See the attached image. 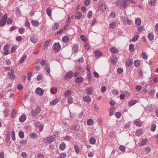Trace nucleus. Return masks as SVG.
Wrapping results in <instances>:
<instances>
[{
    "label": "nucleus",
    "instance_id": "1",
    "mask_svg": "<svg viewBox=\"0 0 158 158\" xmlns=\"http://www.w3.org/2000/svg\"><path fill=\"white\" fill-rule=\"evenodd\" d=\"M7 19V14L4 15L2 19L0 21V26L3 27L5 25L6 23Z\"/></svg>",
    "mask_w": 158,
    "mask_h": 158
},
{
    "label": "nucleus",
    "instance_id": "2",
    "mask_svg": "<svg viewBox=\"0 0 158 158\" xmlns=\"http://www.w3.org/2000/svg\"><path fill=\"white\" fill-rule=\"evenodd\" d=\"M53 48L55 52H58L61 49V46L59 43H56L53 44Z\"/></svg>",
    "mask_w": 158,
    "mask_h": 158
},
{
    "label": "nucleus",
    "instance_id": "3",
    "mask_svg": "<svg viewBox=\"0 0 158 158\" xmlns=\"http://www.w3.org/2000/svg\"><path fill=\"white\" fill-rule=\"evenodd\" d=\"M10 45L8 43H7L4 46L3 50L4 52L3 53L5 55H6L9 54V49L10 48Z\"/></svg>",
    "mask_w": 158,
    "mask_h": 158
},
{
    "label": "nucleus",
    "instance_id": "4",
    "mask_svg": "<svg viewBox=\"0 0 158 158\" xmlns=\"http://www.w3.org/2000/svg\"><path fill=\"white\" fill-rule=\"evenodd\" d=\"M106 6L104 3H100L99 4L98 9L102 11H104L106 9Z\"/></svg>",
    "mask_w": 158,
    "mask_h": 158
},
{
    "label": "nucleus",
    "instance_id": "5",
    "mask_svg": "<svg viewBox=\"0 0 158 158\" xmlns=\"http://www.w3.org/2000/svg\"><path fill=\"white\" fill-rule=\"evenodd\" d=\"M40 111V108L37 107L35 110H32L31 111V113L33 116H36Z\"/></svg>",
    "mask_w": 158,
    "mask_h": 158
},
{
    "label": "nucleus",
    "instance_id": "6",
    "mask_svg": "<svg viewBox=\"0 0 158 158\" xmlns=\"http://www.w3.org/2000/svg\"><path fill=\"white\" fill-rule=\"evenodd\" d=\"M73 72L72 71H69L64 76L65 79L66 80L71 79L73 76Z\"/></svg>",
    "mask_w": 158,
    "mask_h": 158
},
{
    "label": "nucleus",
    "instance_id": "7",
    "mask_svg": "<svg viewBox=\"0 0 158 158\" xmlns=\"http://www.w3.org/2000/svg\"><path fill=\"white\" fill-rule=\"evenodd\" d=\"M55 136H51L47 138L45 140V141L46 143H50L52 142L55 141Z\"/></svg>",
    "mask_w": 158,
    "mask_h": 158
},
{
    "label": "nucleus",
    "instance_id": "8",
    "mask_svg": "<svg viewBox=\"0 0 158 158\" xmlns=\"http://www.w3.org/2000/svg\"><path fill=\"white\" fill-rule=\"evenodd\" d=\"M10 72H9L8 73V75L10 77V78L12 80L15 79V75L14 74V70L13 69H11Z\"/></svg>",
    "mask_w": 158,
    "mask_h": 158
},
{
    "label": "nucleus",
    "instance_id": "9",
    "mask_svg": "<svg viewBox=\"0 0 158 158\" xmlns=\"http://www.w3.org/2000/svg\"><path fill=\"white\" fill-rule=\"evenodd\" d=\"M118 60V58L114 56V55H112L111 58V60L113 64H115Z\"/></svg>",
    "mask_w": 158,
    "mask_h": 158
},
{
    "label": "nucleus",
    "instance_id": "10",
    "mask_svg": "<svg viewBox=\"0 0 158 158\" xmlns=\"http://www.w3.org/2000/svg\"><path fill=\"white\" fill-rule=\"evenodd\" d=\"M116 4V6L119 7H123V1L122 0H118L114 2Z\"/></svg>",
    "mask_w": 158,
    "mask_h": 158
},
{
    "label": "nucleus",
    "instance_id": "11",
    "mask_svg": "<svg viewBox=\"0 0 158 158\" xmlns=\"http://www.w3.org/2000/svg\"><path fill=\"white\" fill-rule=\"evenodd\" d=\"M94 53L95 56L98 58L102 56V52L99 50L95 51Z\"/></svg>",
    "mask_w": 158,
    "mask_h": 158
},
{
    "label": "nucleus",
    "instance_id": "12",
    "mask_svg": "<svg viewBox=\"0 0 158 158\" xmlns=\"http://www.w3.org/2000/svg\"><path fill=\"white\" fill-rule=\"evenodd\" d=\"M35 91L36 93L40 96H42L44 94L43 90L40 88H37Z\"/></svg>",
    "mask_w": 158,
    "mask_h": 158
},
{
    "label": "nucleus",
    "instance_id": "13",
    "mask_svg": "<svg viewBox=\"0 0 158 158\" xmlns=\"http://www.w3.org/2000/svg\"><path fill=\"white\" fill-rule=\"evenodd\" d=\"M83 100L85 102L89 103L91 101V98L89 96H85L83 97Z\"/></svg>",
    "mask_w": 158,
    "mask_h": 158
},
{
    "label": "nucleus",
    "instance_id": "14",
    "mask_svg": "<svg viewBox=\"0 0 158 158\" xmlns=\"http://www.w3.org/2000/svg\"><path fill=\"white\" fill-rule=\"evenodd\" d=\"M131 0H123V7L126 8L128 6L130 5V2Z\"/></svg>",
    "mask_w": 158,
    "mask_h": 158
},
{
    "label": "nucleus",
    "instance_id": "15",
    "mask_svg": "<svg viewBox=\"0 0 158 158\" xmlns=\"http://www.w3.org/2000/svg\"><path fill=\"white\" fill-rule=\"evenodd\" d=\"M30 40L34 44L36 43L38 40L37 37L35 35H32L31 36Z\"/></svg>",
    "mask_w": 158,
    "mask_h": 158
},
{
    "label": "nucleus",
    "instance_id": "16",
    "mask_svg": "<svg viewBox=\"0 0 158 158\" xmlns=\"http://www.w3.org/2000/svg\"><path fill=\"white\" fill-rule=\"evenodd\" d=\"M82 16V13L81 11L77 12L75 15V17L76 19H79Z\"/></svg>",
    "mask_w": 158,
    "mask_h": 158
},
{
    "label": "nucleus",
    "instance_id": "17",
    "mask_svg": "<svg viewBox=\"0 0 158 158\" xmlns=\"http://www.w3.org/2000/svg\"><path fill=\"white\" fill-rule=\"evenodd\" d=\"M26 118V116L25 114L21 115L19 118V121L21 123L24 122L25 121Z\"/></svg>",
    "mask_w": 158,
    "mask_h": 158
},
{
    "label": "nucleus",
    "instance_id": "18",
    "mask_svg": "<svg viewBox=\"0 0 158 158\" xmlns=\"http://www.w3.org/2000/svg\"><path fill=\"white\" fill-rule=\"evenodd\" d=\"M93 91V88L92 87L88 88L86 91V93L88 95H91Z\"/></svg>",
    "mask_w": 158,
    "mask_h": 158
},
{
    "label": "nucleus",
    "instance_id": "19",
    "mask_svg": "<svg viewBox=\"0 0 158 158\" xmlns=\"http://www.w3.org/2000/svg\"><path fill=\"white\" fill-rule=\"evenodd\" d=\"M133 123L136 126L139 127H141L142 125L141 123L139 121L138 119L135 120Z\"/></svg>",
    "mask_w": 158,
    "mask_h": 158
},
{
    "label": "nucleus",
    "instance_id": "20",
    "mask_svg": "<svg viewBox=\"0 0 158 158\" xmlns=\"http://www.w3.org/2000/svg\"><path fill=\"white\" fill-rule=\"evenodd\" d=\"M31 23L32 25L35 27L38 26L40 25V23L38 21L34 20H32L31 21Z\"/></svg>",
    "mask_w": 158,
    "mask_h": 158
},
{
    "label": "nucleus",
    "instance_id": "21",
    "mask_svg": "<svg viewBox=\"0 0 158 158\" xmlns=\"http://www.w3.org/2000/svg\"><path fill=\"white\" fill-rule=\"evenodd\" d=\"M135 23L136 25L138 26H140L141 23V19L139 18H138L135 19Z\"/></svg>",
    "mask_w": 158,
    "mask_h": 158
},
{
    "label": "nucleus",
    "instance_id": "22",
    "mask_svg": "<svg viewBox=\"0 0 158 158\" xmlns=\"http://www.w3.org/2000/svg\"><path fill=\"white\" fill-rule=\"evenodd\" d=\"M27 56L26 55H24L20 60L19 61V63L20 64L22 63L24 61V60L26 59L27 58Z\"/></svg>",
    "mask_w": 158,
    "mask_h": 158
},
{
    "label": "nucleus",
    "instance_id": "23",
    "mask_svg": "<svg viewBox=\"0 0 158 158\" xmlns=\"http://www.w3.org/2000/svg\"><path fill=\"white\" fill-rule=\"evenodd\" d=\"M133 60L132 59H129L126 61V64L128 66H131L132 64Z\"/></svg>",
    "mask_w": 158,
    "mask_h": 158
},
{
    "label": "nucleus",
    "instance_id": "24",
    "mask_svg": "<svg viewBox=\"0 0 158 158\" xmlns=\"http://www.w3.org/2000/svg\"><path fill=\"white\" fill-rule=\"evenodd\" d=\"M137 100L134 99L133 100L128 103V105L131 106H132L135 104L137 102Z\"/></svg>",
    "mask_w": 158,
    "mask_h": 158
},
{
    "label": "nucleus",
    "instance_id": "25",
    "mask_svg": "<svg viewBox=\"0 0 158 158\" xmlns=\"http://www.w3.org/2000/svg\"><path fill=\"white\" fill-rule=\"evenodd\" d=\"M46 71L48 73H50V66L49 64L47 63L46 64L45 68Z\"/></svg>",
    "mask_w": 158,
    "mask_h": 158
},
{
    "label": "nucleus",
    "instance_id": "26",
    "mask_svg": "<svg viewBox=\"0 0 158 158\" xmlns=\"http://www.w3.org/2000/svg\"><path fill=\"white\" fill-rule=\"evenodd\" d=\"M83 78L81 77H78L75 80V82L77 83H81L83 81Z\"/></svg>",
    "mask_w": 158,
    "mask_h": 158
},
{
    "label": "nucleus",
    "instance_id": "27",
    "mask_svg": "<svg viewBox=\"0 0 158 158\" xmlns=\"http://www.w3.org/2000/svg\"><path fill=\"white\" fill-rule=\"evenodd\" d=\"M30 136L31 138L35 139L37 138V135L35 133H31L30 134Z\"/></svg>",
    "mask_w": 158,
    "mask_h": 158
},
{
    "label": "nucleus",
    "instance_id": "28",
    "mask_svg": "<svg viewBox=\"0 0 158 158\" xmlns=\"http://www.w3.org/2000/svg\"><path fill=\"white\" fill-rule=\"evenodd\" d=\"M59 27V24L58 23H54L53 26L52 27V28L54 30L57 29Z\"/></svg>",
    "mask_w": 158,
    "mask_h": 158
},
{
    "label": "nucleus",
    "instance_id": "29",
    "mask_svg": "<svg viewBox=\"0 0 158 158\" xmlns=\"http://www.w3.org/2000/svg\"><path fill=\"white\" fill-rule=\"evenodd\" d=\"M136 134L137 135H141L143 134V130L141 129H139L136 131Z\"/></svg>",
    "mask_w": 158,
    "mask_h": 158
},
{
    "label": "nucleus",
    "instance_id": "30",
    "mask_svg": "<svg viewBox=\"0 0 158 158\" xmlns=\"http://www.w3.org/2000/svg\"><path fill=\"white\" fill-rule=\"evenodd\" d=\"M69 37L67 36H64L62 38V41L64 43H67L69 40Z\"/></svg>",
    "mask_w": 158,
    "mask_h": 158
},
{
    "label": "nucleus",
    "instance_id": "31",
    "mask_svg": "<svg viewBox=\"0 0 158 158\" xmlns=\"http://www.w3.org/2000/svg\"><path fill=\"white\" fill-rule=\"evenodd\" d=\"M78 48V46L77 45H75L74 46H73L72 48L73 52L74 53H76L77 51Z\"/></svg>",
    "mask_w": 158,
    "mask_h": 158
},
{
    "label": "nucleus",
    "instance_id": "32",
    "mask_svg": "<svg viewBox=\"0 0 158 158\" xmlns=\"http://www.w3.org/2000/svg\"><path fill=\"white\" fill-rule=\"evenodd\" d=\"M57 91V88L56 87L52 88L50 89V92L53 94H56Z\"/></svg>",
    "mask_w": 158,
    "mask_h": 158
},
{
    "label": "nucleus",
    "instance_id": "33",
    "mask_svg": "<svg viewBox=\"0 0 158 158\" xmlns=\"http://www.w3.org/2000/svg\"><path fill=\"white\" fill-rule=\"evenodd\" d=\"M52 11V9L50 7L48 8L46 10L47 13L49 16H51Z\"/></svg>",
    "mask_w": 158,
    "mask_h": 158
},
{
    "label": "nucleus",
    "instance_id": "34",
    "mask_svg": "<svg viewBox=\"0 0 158 158\" xmlns=\"http://www.w3.org/2000/svg\"><path fill=\"white\" fill-rule=\"evenodd\" d=\"M66 145L64 143H62L60 145V149L61 150H64L65 148Z\"/></svg>",
    "mask_w": 158,
    "mask_h": 158
},
{
    "label": "nucleus",
    "instance_id": "35",
    "mask_svg": "<svg viewBox=\"0 0 158 158\" xmlns=\"http://www.w3.org/2000/svg\"><path fill=\"white\" fill-rule=\"evenodd\" d=\"M70 130H74L75 131H77L78 130L77 128L76 125H72L71 126L70 128Z\"/></svg>",
    "mask_w": 158,
    "mask_h": 158
},
{
    "label": "nucleus",
    "instance_id": "36",
    "mask_svg": "<svg viewBox=\"0 0 158 158\" xmlns=\"http://www.w3.org/2000/svg\"><path fill=\"white\" fill-rule=\"evenodd\" d=\"M19 135L20 138H23L24 137V132L22 131H20L19 133Z\"/></svg>",
    "mask_w": 158,
    "mask_h": 158
},
{
    "label": "nucleus",
    "instance_id": "37",
    "mask_svg": "<svg viewBox=\"0 0 158 158\" xmlns=\"http://www.w3.org/2000/svg\"><path fill=\"white\" fill-rule=\"evenodd\" d=\"M148 38L150 40H152L154 39L153 34L152 33L149 34L148 35Z\"/></svg>",
    "mask_w": 158,
    "mask_h": 158
},
{
    "label": "nucleus",
    "instance_id": "38",
    "mask_svg": "<svg viewBox=\"0 0 158 158\" xmlns=\"http://www.w3.org/2000/svg\"><path fill=\"white\" fill-rule=\"evenodd\" d=\"M110 50L111 52L114 53H117L118 51V49L114 47L110 48Z\"/></svg>",
    "mask_w": 158,
    "mask_h": 158
},
{
    "label": "nucleus",
    "instance_id": "39",
    "mask_svg": "<svg viewBox=\"0 0 158 158\" xmlns=\"http://www.w3.org/2000/svg\"><path fill=\"white\" fill-rule=\"evenodd\" d=\"M140 64V62L138 60H135L134 62V65L135 66L136 68L138 67Z\"/></svg>",
    "mask_w": 158,
    "mask_h": 158
},
{
    "label": "nucleus",
    "instance_id": "40",
    "mask_svg": "<svg viewBox=\"0 0 158 158\" xmlns=\"http://www.w3.org/2000/svg\"><path fill=\"white\" fill-rule=\"evenodd\" d=\"M157 0H150L149 1V4L150 6L154 5L156 2Z\"/></svg>",
    "mask_w": 158,
    "mask_h": 158
},
{
    "label": "nucleus",
    "instance_id": "41",
    "mask_svg": "<svg viewBox=\"0 0 158 158\" xmlns=\"http://www.w3.org/2000/svg\"><path fill=\"white\" fill-rule=\"evenodd\" d=\"M93 120L91 118H89L88 120L87 123L89 126H91L93 123Z\"/></svg>",
    "mask_w": 158,
    "mask_h": 158
},
{
    "label": "nucleus",
    "instance_id": "42",
    "mask_svg": "<svg viewBox=\"0 0 158 158\" xmlns=\"http://www.w3.org/2000/svg\"><path fill=\"white\" fill-rule=\"evenodd\" d=\"M4 116L7 117L9 114V110L7 109H5L3 111Z\"/></svg>",
    "mask_w": 158,
    "mask_h": 158
},
{
    "label": "nucleus",
    "instance_id": "43",
    "mask_svg": "<svg viewBox=\"0 0 158 158\" xmlns=\"http://www.w3.org/2000/svg\"><path fill=\"white\" fill-rule=\"evenodd\" d=\"M156 126L155 124H152L151 127V130L153 132H154L156 129Z\"/></svg>",
    "mask_w": 158,
    "mask_h": 158
},
{
    "label": "nucleus",
    "instance_id": "44",
    "mask_svg": "<svg viewBox=\"0 0 158 158\" xmlns=\"http://www.w3.org/2000/svg\"><path fill=\"white\" fill-rule=\"evenodd\" d=\"M59 101V98L55 99L54 100H53L51 102V104L52 105H55L56 104L57 102Z\"/></svg>",
    "mask_w": 158,
    "mask_h": 158
},
{
    "label": "nucleus",
    "instance_id": "45",
    "mask_svg": "<svg viewBox=\"0 0 158 158\" xmlns=\"http://www.w3.org/2000/svg\"><path fill=\"white\" fill-rule=\"evenodd\" d=\"M16 9V15L18 16H19L21 14V12L19 10V8L18 7H17Z\"/></svg>",
    "mask_w": 158,
    "mask_h": 158
},
{
    "label": "nucleus",
    "instance_id": "46",
    "mask_svg": "<svg viewBox=\"0 0 158 158\" xmlns=\"http://www.w3.org/2000/svg\"><path fill=\"white\" fill-rule=\"evenodd\" d=\"M11 137L14 141H15L16 140L15 133L14 131H11Z\"/></svg>",
    "mask_w": 158,
    "mask_h": 158
},
{
    "label": "nucleus",
    "instance_id": "47",
    "mask_svg": "<svg viewBox=\"0 0 158 158\" xmlns=\"http://www.w3.org/2000/svg\"><path fill=\"white\" fill-rule=\"evenodd\" d=\"M96 142V139L94 138H92L90 139L89 142L90 143L92 144H95Z\"/></svg>",
    "mask_w": 158,
    "mask_h": 158
},
{
    "label": "nucleus",
    "instance_id": "48",
    "mask_svg": "<svg viewBox=\"0 0 158 158\" xmlns=\"http://www.w3.org/2000/svg\"><path fill=\"white\" fill-rule=\"evenodd\" d=\"M71 93V90H68L66 91L64 94V95L65 97L68 96Z\"/></svg>",
    "mask_w": 158,
    "mask_h": 158
},
{
    "label": "nucleus",
    "instance_id": "49",
    "mask_svg": "<svg viewBox=\"0 0 158 158\" xmlns=\"http://www.w3.org/2000/svg\"><path fill=\"white\" fill-rule=\"evenodd\" d=\"M77 114L74 113L70 112V117L72 119L76 117Z\"/></svg>",
    "mask_w": 158,
    "mask_h": 158
},
{
    "label": "nucleus",
    "instance_id": "50",
    "mask_svg": "<svg viewBox=\"0 0 158 158\" xmlns=\"http://www.w3.org/2000/svg\"><path fill=\"white\" fill-rule=\"evenodd\" d=\"M129 50L131 52H132L134 49V46L133 44H130L129 47Z\"/></svg>",
    "mask_w": 158,
    "mask_h": 158
},
{
    "label": "nucleus",
    "instance_id": "51",
    "mask_svg": "<svg viewBox=\"0 0 158 158\" xmlns=\"http://www.w3.org/2000/svg\"><path fill=\"white\" fill-rule=\"evenodd\" d=\"M148 140L147 139H143L142 140L141 143V146H143L147 142Z\"/></svg>",
    "mask_w": 158,
    "mask_h": 158
},
{
    "label": "nucleus",
    "instance_id": "52",
    "mask_svg": "<svg viewBox=\"0 0 158 158\" xmlns=\"http://www.w3.org/2000/svg\"><path fill=\"white\" fill-rule=\"evenodd\" d=\"M139 38L138 35H135L134 36L133 38L132 39V41L133 42H135L136 40H137Z\"/></svg>",
    "mask_w": 158,
    "mask_h": 158
},
{
    "label": "nucleus",
    "instance_id": "53",
    "mask_svg": "<svg viewBox=\"0 0 158 158\" xmlns=\"http://www.w3.org/2000/svg\"><path fill=\"white\" fill-rule=\"evenodd\" d=\"M115 116L117 118H119L121 116V113L119 112H118L115 113Z\"/></svg>",
    "mask_w": 158,
    "mask_h": 158
},
{
    "label": "nucleus",
    "instance_id": "54",
    "mask_svg": "<svg viewBox=\"0 0 158 158\" xmlns=\"http://www.w3.org/2000/svg\"><path fill=\"white\" fill-rule=\"evenodd\" d=\"M114 110V107H112L111 108L109 113V115L110 116H111L113 114Z\"/></svg>",
    "mask_w": 158,
    "mask_h": 158
},
{
    "label": "nucleus",
    "instance_id": "55",
    "mask_svg": "<svg viewBox=\"0 0 158 158\" xmlns=\"http://www.w3.org/2000/svg\"><path fill=\"white\" fill-rule=\"evenodd\" d=\"M80 38L83 41L85 42L86 41V38L84 35H80Z\"/></svg>",
    "mask_w": 158,
    "mask_h": 158
},
{
    "label": "nucleus",
    "instance_id": "56",
    "mask_svg": "<svg viewBox=\"0 0 158 158\" xmlns=\"http://www.w3.org/2000/svg\"><path fill=\"white\" fill-rule=\"evenodd\" d=\"M68 103L69 104H71L73 100V99L72 97H69L67 99Z\"/></svg>",
    "mask_w": 158,
    "mask_h": 158
},
{
    "label": "nucleus",
    "instance_id": "57",
    "mask_svg": "<svg viewBox=\"0 0 158 158\" xmlns=\"http://www.w3.org/2000/svg\"><path fill=\"white\" fill-rule=\"evenodd\" d=\"M66 156V154L65 153H62L60 154L59 157L60 158H65Z\"/></svg>",
    "mask_w": 158,
    "mask_h": 158
},
{
    "label": "nucleus",
    "instance_id": "58",
    "mask_svg": "<svg viewBox=\"0 0 158 158\" xmlns=\"http://www.w3.org/2000/svg\"><path fill=\"white\" fill-rule=\"evenodd\" d=\"M84 47L86 49L89 50L90 48V45L89 43H86L85 44Z\"/></svg>",
    "mask_w": 158,
    "mask_h": 158
},
{
    "label": "nucleus",
    "instance_id": "59",
    "mask_svg": "<svg viewBox=\"0 0 158 158\" xmlns=\"http://www.w3.org/2000/svg\"><path fill=\"white\" fill-rule=\"evenodd\" d=\"M120 150L122 152H124L125 151V147L123 145H120L119 147Z\"/></svg>",
    "mask_w": 158,
    "mask_h": 158
},
{
    "label": "nucleus",
    "instance_id": "60",
    "mask_svg": "<svg viewBox=\"0 0 158 158\" xmlns=\"http://www.w3.org/2000/svg\"><path fill=\"white\" fill-rule=\"evenodd\" d=\"M7 19V21H6L7 24L8 25L11 24L13 22V21L12 20V19L10 18H8Z\"/></svg>",
    "mask_w": 158,
    "mask_h": 158
},
{
    "label": "nucleus",
    "instance_id": "61",
    "mask_svg": "<svg viewBox=\"0 0 158 158\" xmlns=\"http://www.w3.org/2000/svg\"><path fill=\"white\" fill-rule=\"evenodd\" d=\"M142 58L145 59H147V55L146 53L145 52H143L142 53Z\"/></svg>",
    "mask_w": 158,
    "mask_h": 158
},
{
    "label": "nucleus",
    "instance_id": "62",
    "mask_svg": "<svg viewBox=\"0 0 158 158\" xmlns=\"http://www.w3.org/2000/svg\"><path fill=\"white\" fill-rule=\"evenodd\" d=\"M25 31V29L24 28L22 27L20 28L19 30V32L21 34H23Z\"/></svg>",
    "mask_w": 158,
    "mask_h": 158
},
{
    "label": "nucleus",
    "instance_id": "63",
    "mask_svg": "<svg viewBox=\"0 0 158 158\" xmlns=\"http://www.w3.org/2000/svg\"><path fill=\"white\" fill-rule=\"evenodd\" d=\"M112 93L114 95H118L119 94L118 90L117 89H114L112 91Z\"/></svg>",
    "mask_w": 158,
    "mask_h": 158
},
{
    "label": "nucleus",
    "instance_id": "64",
    "mask_svg": "<svg viewBox=\"0 0 158 158\" xmlns=\"http://www.w3.org/2000/svg\"><path fill=\"white\" fill-rule=\"evenodd\" d=\"M155 32L158 35V23H156L155 26Z\"/></svg>",
    "mask_w": 158,
    "mask_h": 158
}]
</instances>
